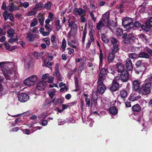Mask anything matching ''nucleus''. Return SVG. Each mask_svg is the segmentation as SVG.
Returning <instances> with one entry per match:
<instances>
[{
  "mask_svg": "<svg viewBox=\"0 0 152 152\" xmlns=\"http://www.w3.org/2000/svg\"><path fill=\"white\" fill-rule=\"evenodd\" d=\"M151 87L150 83H144L142 85L138 94L144 95L150 94L151 92Z\"/></svg>",
  "mask_w": 152,
  "mask_h": 152,
  "instance_id": "obj_1",
  "label": "nucleus"
},
{
  "mask_svg": "<svg viewBox=\"0 0 152 152\" xmlns=\"http://www.w3.org/2000/svg\"><path fill=\"white\" fill-rule=\"evenodd\" d=\"M37 77L36 75H33L24 81V83L26 86H31L34 85L36 82Z\"/></svg>",
  "mask_w": 152,
  "mask_h": 152,
  "instance_id": "obj_2",
  "label": "nucleus"
},
{
  "mask_svg": "<svg viewBox=\"0 0 152 152\" xmlns=\"http://www.w3.org/2000/svg\"><path fill=\"white\" fill-rule=\"evenodd\" d=\"M133 92H137L138 93L140 90V86L141 83L139 80H135L132 82Z\"/></svg>",
  "mask_w": 152,
  "mask_h": 152,
  "instance_id": "obj_3",
  "label": "nucleus"
},
{
  "mask_svg": "<svg viewBox=\"0 0 152 152\" xmlns=\"http://www.w3.org/2000/svg\"><path fill=\"white\" fill-rule=\"evenodd\" d=\"M18 101L22 102H27L29 99V96L26 93H20L18 95Z\"/></svg>",
  "mask_w": 152,
  "mask_h": 152,
  "instance_id": "obj_4",
  "label": "nucleus"
},
{
  "mask_svg": "<svg viewBox=\"0 0 152 152\" xmlns=\"http://www.w3.org/2000/svg\"><path fill=\"white\" fill-rule=\"evenodd\" d=\"M121 76V80L123 82H127L129 79V74L127 70H124L121 72L120 74Z\"/></svg>",
  "mask_w": 152,
  "mask_h": 152,
  "instance_id": "obj_5",
  "label": "nucleus"
},
{
  "mask_svg": "<svg viewBox=\"0 0 152 152\" xmlns=\"http://www.w3.org/2000/svg\"><path fill=\"white\" fill-rule=\"evenodd\" d=\"M59 64L58 63L56 64L55 65V70L53 72V75L57 77L58 80L61 81L62 78L60 72L59 70Z\"/></svg>",
  "mask_w": 152,
  "mask_h": 152,
  "instance_id": "obj_6",
  "label": "nucleus"
},
{
  "mask_svg": "<svg viewBox=\"0 0 152 152\" xmlns=\"http://www.w3.org/2000/svg\"><path fill=\"white\" fill-rule=\"evenodd\" d=\"M106 89V86L103 83L98 84L97 93L100 94H102L104 93Z\"/></svg>",
  "mask_w": 152,
  "mask_h": 152,
  "instance_id": "obj_7",
  "label": "nucleus"
},
{
  "mask_svg": "<svg viewBox=\"0 0 152 152\" xmlns=\"http://www.w3.org/2000/svg\"><path fill=\"white\" fill-rule=\"evenodd\" d=\"M119 85V83L114 79L112 82L111 86L110 88V90L112 92L115 91L118 89Z\"/></svg>",
  "mask_w": 152,
  "mask_h": 152,
  "instance_id": "obj_8",
  "label": "nucleus"
},
{
  "mask_svg": "<svg viewBox=\"0 0 152 152\" xmlns=\"http://www.w3.org/2000/svg\"><path fill=\"white\" fill-rule=\"evenodd\" d=\"M149 20L145 21V23L142 24L141 26L142 28L147 32L150 31V29L152 25L151 24Z\"/></svg>",
  "mask_w": 152,
  "mask_h": 152,
  "instance_id": "obj_9",
  "label": "nucleus"
},
{
  "mask_svg": "<svg viewBox=\"0 0 152 152\" xmlns=\"http://www.w3.org/2000/svg\"><path fill=\"white\" fill-rule=\"evenodd\" d=\"M126 66L127 70L129 71H132L133 68V65L131 59L128 58L126 61Z\"/></svg>",
  "mask_w": 152,
  "mask_h": 152,
  "instance_id": "obj_10",
  "label": "nucleus"
},
{
  "mask_svg": "<svg viewBox=\"0 0 152 152\" xmlns=\"http://www.w3.org/2000/svg\"><path fill=\"white\" fill-rule=\"evenodd\" d=\"M138 58H142L148 59L150 57L149 55L147 53L141 51L137 54Z\"/></svg>",
  "mask_w": 152,
  "mask_h": 152,
  "instance_id": "obj_11",
  "label": "nucleus"
},
{
  "mask_svg": "<svg viewBox=\"0 0 152 152\" xmlns=\"http://www.w3.org/2000/svg\"><path fill=\"white\" fill-rule=\"evenodd\" d=\"M107 27L109 28L111 31H112L113 29L111 27L113 28H115L117 26V23L113 21H108V23H107Z\"/></svg>",
  "mask_w": 152,
  "mask_h": 152,
  "instance_id": "obj_12",
  "label": "nucleus"
},
{
  "mask_svg": "<svg viewBox=\"0 0 152 152\" xmlns=\"http://www.w3.org/2000/svg\"><path fill=\"white\" fill-rule=\"evenodd\" d=\"M116 68L118 69V72L121 73L124 70H126L125 69L124 66L122 64L120 63H118L116 64Z\"/></svg>",
  "mask_w": 152,
  "mask_h": 152,
  "instance_id": "obj_13",
  "label": "nucleus"
},
{
  "mask_svg": "<svg viewBox=\"0 0 152 152\" xmlns=\"http://www.w3.org/2000/svg\"><path fill=\"white\" fill-rule=\"evenodd\" d=\"M36 36V34H31L29 32L26 36V38L29 42H32L34 40Z\"/></svg>",
  "mask_w": 152,
  "mask_h": 152,
  "instance_id": "obj_14",
  "label": "nucleus"
},
{
  "mask_svg": "<svg viewBox=\"0 0 152 152\" xmlns=\"http://www.w3.org/2000/svg\"><path fill=\"white\" fill-rule=\"evenodd\" d=\"M132 20L128 17L123 18L122 21V24L124 26L129 24L130 22L132 21Z\"/></svg>",
  "mask_w": 152,
  "mask_h": 152,
  "instance_id": "obj_15",
  "label": "nucleus"
},
{
  "mask_svg": "<svg viewBox=\"0 0 152 152\" xmlns=\"http://www.w3.org/2000/svg\"><path fill=\"white\" fill-rule=\"evenodd\" d=\"M109 16L110 14L108 12L106 13L102 16V19L106 24L109 21Z\"/></svg>",
  "mask_w": 152,
  "mask_h": 152,
  "instance_id": "obj_16",
  "label": "nucleus"
},
{
  "mask_svg": "<svg viewBox=\"0 0 152 152\" xmlns=\"http://www.w3.org/2000/svg\"><path fill=\"white\" fill-rule=\"evenodd\" d=\"M85 63L84 62H81L79 64L78 70V73L80 75L85 68Z\"/></svg>",
  "mask_w": 152,
  "mask_h": 152,
  "instance_id": "obj_17",
  "label": "nucleus"
},
{
  "mask_svg": "<svg viewBox=\"0 0 152 152\" xmlns=\"http://www.w3.org/2000/svg\"><path fill=\"white\" fill-rule=\"evenodd\" d=\"M84 10L81 8L78 9L77 8H75L74 9V14L75 15H81L83 14Z\"/></svg>",
  "mask_w": 152,
  "mask_h": 152,
  "instance_id": "obj_18",
  "label": "nucleus"
},
{
  "mask_svg": "<svg viewBox=\"0 0 152 152\" xmlns=\"http://www.w3.org/2000/svg\"><path fill=\"white\" fill-rule=\"evenodd\" d=\"M100 54L99 56V66H102L103 64V59L104 58V57L103 56L102 53V50L101 49L99 50Z\"/></svg>",
  "mask_w": 152,
  "mask_h": 152,
  "instance_id": "obj_19",
  "label": "nucleus"
},
{
  "mask_svg": "<svg viewBox=\"0 0 152 152\" xmlns=\"http://www.w3.org/2000/svg\"><path fill=\"white\" fill-rule=\"evenodd\" d=\"M132 110L134 112H139L141 110V107L139 104H136L132 106Z\"/></svg>",
  "mask_w": 152,
  "mask_h": 152,
  "instance_id": "obj_20",
  "label": "nucleus"
},
{
  "mask_svg": "<svg viewBox=\"0 0 152 152\" xmlns=\"http://www.w3.org/2000/svg\"><path fill=\"white\" fill-rule=\"evenodd\" d=\"M45 85V83L44 82H39L37 86V88L39 90H41L44 89L45 88L44 87Z\"/></svg>",
  "mask_w": 152,
  "mask_h": 152,
  "instance_id": "obj_21",
  "label": "nucleus"
},
{
  "mask_svg": "<svg viewBox=\"0 0 152 152\" xmlns=\"http://www.w3.org/2000/svg\"><path fill=\"white\" fill-rule=\"evenodd\" d=\"M120 95L121 98L123 99V101H125V98L127 96V91L125 90H121L120 91Z\"/></svg>",
  "mask_w": 152,
  "mask_h": 152,
  "instance_id": "obj_22",
  "label": "nucleus"
},
{
  "mask_svg": "<svg viewBox=\"0 0 152 152\" xmlns=\"http://www.w3.org/2000/svg\"><path fill=\"white\" fill-rule=\"evenodd\" d=\"M74 80L76 89L75 90H73V91L77 92L80 90V89L79 88L78 82V78L77 77L75 76L74 77Z\"/></svg>",
  "mask_w": 152,
  "mask_h": 152,
  "instance_id": "obj_23",
  "label": "nucleus"
},
{
  "mask_svg": "<svg viewBox=\"0 0 152 152\" xmlns=\"http://www.w3.org/2000/svg\"><path fill=\"white\" fill-rule=\"evenodd\" d=\"M137 92H135L134 94H131L129 98V101H134L137 100V94H135Z\"/></svg>",
  "mask_w": 152,
  "mask_h": 152,
  "instance_id": "obj_24",
  "label": "nucleus"
},
{
  "mask_svg": "<svg viewBox=\"0 0 152 152\" xmlns=\"http://www.w3.org/2000/svg\"><path fill=\"white\" fill-rule=\"evenodd\" d=\"M115 58V53H110L109 55L107 57L108 61L109 63L112 62Z\"/></svg>",
  "mask_w": 152,
  "mask_h": 152,
  "instance_id": "obj_25",
  "label": "nucleus"
},
{
  "mask_svg": "<svg viewBox=\"0 0 152 152\" xmlns=\"http://www.w3.org/2000/svg\"><path fill=\"white\" fill-rule=\"evenodd\" d=\"M109 110L110 113L113 115H116L117 113V110L116 108L114 107H110L109 108Z\"/></svg>",
  "mask_w": 152,
  "mask_h": 152,
  "instance_id": "obj_26",
  "label": "nucleus"
},
{
  "mask_svg": "<svg viewBox=\"0 0 152 152\" xmlns=\"http://www.w3.org/2000/svg\"><path fill=\"white\" fill-rule=\"evenodd\" d=\"M143 66H135L134 68L135 73L137 74H139L140 72H142L143 70Z\"/></svg>",
  "mask_w": 152,
  "mask_h": 152,
  "instance_id": "obj_27",
  "label": "nucleus"
},
{
  "mask_svg": "<svg viewBox=\"0 0 152 152\" xmlns=\"http://www.w3.org/2000/svg\"><path fill=\"white\" fill-rule=\"evenodd\" d=\"M104 26V24L101 20H99L98 23L96 24V28L97 29L99 30Z\"/></svg>",
  "mask_w": 152,
  "mask_h": 152,
  "instance_id": "obj_28",
  "label": "nucleus"
},
{
  "mask_svg": "<svg viewBox=\"0 0 152 152\" xmlns=\"http://www.w3.org/2000/svg\"><path fill=\"white\" fill-rule=\"evenodd\" d=\"M108 72L107 69L103 68L101 70L99 74L104 76L107 75Z\"/></svg>",
  "mask_w": 152,
  "mask_h": 152,
  "instance_id": "obj_29",
  "label": "nucleus"
},
{
  "mask_svg": "<svg viewBox=\"0 0 152 152\" xmlns=\"http://www.w3.org/2000/svg\"><path fill=\"white\" fill-rule=\"evenodd\" d=\"M87 33V29H86V26H85L84 30L83 31V35L82 39V42L83 44H84V43H85V40L86 37Z\"/></svg>",
  "mask_w": 152,
  "mask_h": 152,
  "instance_id": "obj_30",
  "label": "nucleus"
},
{
  "mask_svg": "<svg viewBox=\"0 0 152 152\" xmlns=\"http://www.w3.org/2000/svg\"><path fill=\"white\" fill-rule=\"evenodd\" d=\"M123 30L121 28H118L117 29L116 32V34L118 37H121L123 34Z\"/></svg>",
  "mask_w": 152,
  "mask_h": 152,
  "instance_id": "obj_31",
  "label": "nucleus"
},
{
  "mask_svg": "<svg viewBox=\"0 0 152 152\" xmlns=\"http://www.w3.org/2000/svg\"><path fill=\"white\" fill-rule=\"evenodd\" d=\"M56 27V30L58 31L61 27V26L60 25V21L59 19L56 20L55 22Z\"/></svg>",
  "mask_w": 152,
  "mask_h": 152,
  "instance_id": "obj_32",
  "label": "nucleus"
},
{
  "mask_svg": "<svg viewBox=\"0 0 152 152\" xmlns=\"http://www.w3.org/2000/svg\"><path fill=\"white\" fill-rule=\"evenodd\" d=\"M102 41L105 43H108L109 42V40L104 34L101 35Z\"/></svg>",
  "mask_w": 152,
  "mask_h": 152,
  "instance_id": "obj_33",
  "label": "nucleus"
},
{
  "mask_svg": "<svg viewBox=\"0 0 152 152\" xmlns=\"http://www.w3.org/2000/svg\"><path fill=\"white\" fill-rule=\"evenodd\" d=\"M14 31V30L12 28H10L9 29L7 32L8 35V37H12L13 36Z\"/></svg>",
  "mask_w": 152,
  "mask_h": 152,
  "instance_id": "obj_34",
  "label": "nucleus"
},
{
  "mask_svg": "<svg viewBox=\"0 0 152 152\" xmlns=\"http://www.w3.org/2000/svg\"><path fill=\"white\" fill-rule=\"evenodd\" d=\"M43 54V52H41L40 53H38L37 52L34 51L33 53V55L35 57H36L37 59H39L40 58Z\"/></svg>",
  "mask_w": 152,
  "mask_h": 152,
  "instance_id": "obj_35",
  "label": "nucleus"
},
{
  "mask_svg": "<svg viewBox=\"0 0 152 152\" xmlns=\"http://www.w3.org/2000/svg\"><path fill=\"white\" fill-rule=\"evenodd\" d=\"M43 3L42 2H40L39 4H36L35 5V7L33 8V10H37L39 7L43 9Z\"/></svg>",
  "mask_w": 152,
  "mask_h": 152,
  "instance_id": "obj_36",
  "label": "nucleus"
},
{
  "mask_svg": "<svg viewBox=\"0 0 152 152\" xmlns=\"http://www.w3.org/2000/svg\"><path fill=\"white\" fill-rule=\"evenodd\" d=\"M51 3L50 1H49L45 4L43 6V9L46 8L47 10H50L51 7Z\"/></svg>",
  "mask_w": 152,
  "mask_h": 152,
  "instance_id": "obj_37",
  "label": "nucleus"
},
{
  "mask_svg": "<svg viewBox=\"0 0 152 152\" xmlns=\"http://www.w3.org/2000/svg\"><path fill=\"white\" fill-rule=\"evenodd\" d=\"M132 21L130 22L129 24H128V25L124 26V28L126 29L127 30L132 29L134 27L133 26V23H132Z\"/></svg>",
  "mask_w": 152,
  "mask_h": 152,
  "instance_id": "obj_38",
  "label": "nucleus"
},
{
  "mask_svg": "<svg viewBox=\"0 0 152 152\" xmlns=\"http://www.w3.org/2000/svg\"><path fill=\"white\" fill-rule=\"evenodd\" d=\"M38 23L37 20L36 18H35L33 19V20L31 23L30 26L31 27H33L37 25Z\"/></svg>",
  "mask_w": 152,
  "mask_h": 152,
  "instance_id": "obj_39",
  "label": "nucleus"
},
{
  "mask_svg": "<svg viewBox=\"0 0 152 152\" xmlns=\"http://www.w3.org/2000/svg\"><path fill=\"white\" fill-rule=\"evenodd\" d=\"M129 58L134 59L138 58L137 54L136 53H131L129 55Z\"/></svg>",
  "mask_w": 152,
  "mask_h": 152,
  "instance_id": "obj_40",
  "label": "nucleus"
},
{
  "mask_svg": "<svg viewBox=\"0 0 152 152\" xmlns=\"http://www.w3.org/2000/svg\"><path fill=\"white\" fill-rule=\"evenodd\" d=\"M124 3L122 2L118 7V9L119 10L120 13L121 14L122 13L124 12Z\"/></svg>",
  "mask_w": 152,
  "mask_h": 152,
  "instance_id": "obj_41",
  "label": "nucleus"
},
{
  "mask_svg": "<svg viewBox=\"0 0 152 152\" xmlns=\"http://www.w3.org/2000/svg\"><path fill=\"white\" fill-rule=\"evenodd\" d=\"M66 47V42L65 39L64 38L62 41V44L61 47L63 51H65Z\"/></svg>",
  "mask_w": 152,
  "mask_h": 152,
  "instance_id": "obj_42",
  "label": "nucleus"
},
{
  "mask_svg": "<svg viewBox=\"0 0 152 152\" xmlns=\"http://www.w3.org/2000/svg\"><path fill=\"white\" fill-rule=\"evenodd\" d=\"M103 76L100 75V74L99 75V78L98 79V80L97 83V84L99 83H103V82L104 81L103 79Z\"/></svg>",
  "mask_w": 152,
  "mask_h": 152,
  "instance_id": "obj_43",
  "label": "nucleus"
},
{
  "mask_svg": "<svg viewBox=\"0 0 152 152\" xmlns=\"http://www.w3.org/2000/svg\"><path fill=\"white\" fill-rule=\"evenodd\" d=\"M128 35L129 40V44H130L132 42H134L135 40V38L131 34H129Z\"/></svg>",
  "mask_w": 152,
  "mask_h": 152,
  "instance_id": "obj_44",
  "label": "nucleus"
},
{
  "mask_svg": "<svg viewBox=\"0 0 152 152\" xmlns=\"http://www.w3.org/2000/svg\"><path fill=\"white\" fill-rule=\"evenodd\" d=\"M133 26L134 27L139 28L141 27L142 25L139 21H136L134 23H133Z\"/></svg>",
  "mask_w": 152,
  "mask_h": 152,
  "instance_id": "obj_45",
  "label": "nucleus"
},
{
  "mask_svg": "<svg viewBox=\"0 0 152 152\" xmlns=\"http://www.w3.org/2000/svg\"><path fill=\"white\" fill-rule=\"evenodd\" d=\"M8 12L7 10H5V11L3 13V16L5 20H7L9 17Z\"/></svg>",
  "mask_w": 152,
  "mask_h": 152,
  "instance_id": "obj_46",
  "label": "nucleus"
},
{
  "mask_svg": "<svg viewBox=\"0 0 152 152\" xmlns=\"http://www.w3.org/2000/svg\"><path fill=\"white\" fill-rule=\"evenodd\" d=\"M119 49L118 45H114L113 47L112 52L113 53H115Z\"/></svg>",
  "mask_w": 152,
  "mask_h": 152,
  "instance_id": "obj_47",
  "label": "nucleus"
},
{
  "mask_svg": "<svg viewBox=\"0 0 152 152\" xmlns=\"http://www.w3.org/2000/svg\"><path fill=\"white\" fill-rule=\"evenodd\" d=\"M138 37L142 39H144L146 41V42H147L148 41L147 38L146 37V36L144 34H139L138 35Z\"/></svg>",
  "mask_w": 152,
  "mask_h": 152,
  "instance_id": "obj_48",
  "label": "nucleus"
},
{
  "mask_svg": "<svg viewBox=\"0 0 152 152\" xmlns=\"http://www.w3.org/2000/svg\"><path fill=\"white\" fill-rule=\"evenodd\" d=\"M42 40L45 42L46 44L48 46H49L50 45V39L49 38H45L42 39Z\"/></svg>",
  "mask_w": 152,
  "mask_h": 152,
  "instance_id": "obj_49",
  "label": "nucleus"
},
{
  "mask_svg": "<svg viewBox=\"0 0 152 152\" xmlns=\"http://www.w3.org/2000/svg\"><path fill=\"white\" fill-rule=\"evenodd\" d=\"M4 78L3 77H1L0 75V92H1L2 94L1 91L3 89V88L2 85V83L4 81Z\"/></svg>",
  "mask_w": 152,
  "mask_h": 152,
  "instance_id": "obj_50",
  "label": "nucleus"
},
{
  "mask_svg": "<svg viewBox=\"0 0 152 152\" xmlns=\"http://www.w3.org/2000/svg\"><path fill=\"white\" fill-rule=\"evenodd\" d=\"M142 60H139L136 61L135 64V66H143L142 64Z\"/></svg>",
  "mask_w": 152,
  "mask_h": 152,
  "instance_id": "obj_51",
  "label": "nucleus"
},
{
  "mask_svg": "<svg viewBox=\"0 0 152 152\" xmlns=\"http://www.w3.org/2000/svg\"><path fill=\"white\" fill-rule=\"evenodd\" d=\"M63 102V101L61 98H59L55 102V104L58 105H60Z\"/></svg>",
  "mask_w": 152,
  "mask_h": 152,
  "instance_id": "obj_52",
  "label": "nucleus"
},
{
  "mask_svg": "<svg viewBox=\"0 0 152 152\" xmlns=\"http://www.w3.org/2000/svg\"><path fill=\"white\" fill-rule=\"evenodd\" d=\"M50 24H46L45 26V28L46 30L50 32L52 30L51 28L50 27Z\"/></svg>",
  "mask_w": 152,
  "mask_h": 152,
  "instance_id": "obj_53",
  "label": "nucleus"
},
{
  "mask_svg": "<svg viewBox=\"0 0 152 152\" xmlns=\"http://www.w3.org/2000/svg\"><path fill=\"white\" fill-rule=\"evenodd\" d=\"M45 18L42 17H40L39 18V23L40 25L42 26L43 25V23L44 21Z\"/></svg>",
  "mask_w": 152,
  "mask_h": 152,
  "instance_id": "obj_54",
  "label": "nucleus"
},
{
  "mask_svg": "<svg viewBox=\"0 0 152 152\" xmlns=\"http://www.w3.org/2000/svg\"><path fill=\"white\" fill-rule=\"evenodd\" d=\"M129 39L128 36L127 37H126L125 39L124 38L123 39V42H124V44L126 45L129 44Z\"/></svg>",
  "mask_w": 152,
  "mask_h": 152,
  "instance_id": "obj_55",
  "label": "nucleus"
},
{
  "mask_svg": "<svg viewBox=\"0 0 152 152\" xmlns=\"http://www.w3.org/2000/svg\"><path fill=\"white\" fill-rule=\"evenodd\" d=\"M85 101L86 102V107H89L90 103V99L88 98H85Z\"/></svg>",
  "mask_w": 152,
  "mask_h": 152,
  "instance_id": "obj_56",
  "label": "nucleus"
},
{
  "mask_svg": "<svg viewBox=\"0 0 152 152\" xmlns=\"http://www.w3.org/2000/svg\"><path fill=\"white\" fill-rule=\"evenodd\" d=\"M110 41L112 44H115L118 42L117 39L113 37L110 39Z\"/></svg>",
  "mask_w": 152,
  "mask_h": 152,
  "instance_id": "obj_57",
  "label": "nucleus"
},
{
  "mask_svg": "<svg viewBox=\"0 0 152 152\" xmlns=\"http://www.w3.org/2000/svg\"><path fill=\"white\" fill-rule=\"evenodd\" d=\"M92 42L90 40H88V42L87 43L86 45V49L88 50L90 48Z\"/></svg>",
  "mask_w": 152,
  "mask_h": 152,
  "instance_id": "obj_58",
  "label": "nucleus"
},
{
  "mask_svg": "<svg viewBox=\"0 0 152 152\" xmlns=\"http://www.w3.org/2000/svg\"><path fill=\"white\" fill-rule=\"evenodd\" d=\"M90 14V15L92 19L94 20V21H95L96 20V18H95L94 16V14L93 13V11L90 12L89 11Z\"/></svg>",
  "mask_w": 152,
  "mask_h": 152,
  "instance_id": "obj_59",
  "label": "nucleus"
},
{
  "mask_svg": "<svg viewBox=\"0 0 152 152\" xmlns=\"http://www.w3.org/2000/svg\"><path fill=\"white\" fill-rule=\"evenodd\" d=\"M67 49L69 50L68 53L69 55H71L72 54L74 53V50L73 49L70 48H67Z\"/></svg>",
  "mask_w": 152,
  "mask_h": 152,
  "instance_id": "obj_60",
  "label": "nucleus"
},
{
  "mask_svg": "<svg viewBox=\"0 0 152 152\" xmlns=\"http://www.w3.org/2000/svg\"><path fill=\"white\" fill-rule=\"evenodd\" d=\"M54 78L52 76H50L48 77V81L49 83H51L53 82Z\"/></svg>",
  "mask_w": 152,
  "mask_h": 152,
  "instance_id": "obj_61",
  "label": "nucleus"
},
{
  "mask_svg": "<svg viewBox=\"0 0 152 152\" xmlns=\"http://www.w3.org/2000/svg\"><path fill=\"white\" fill-rule=\"evenodd\" d=\"M12 6H9L7 7V10L10 12H12L14 10L13 8V4L12 3Z\"/></svg>",
  "mask_w": 152,
  "mask_h": 152,
  "instance_id": "obj_62",
  "label": "nucleus"
},
{
  "mask_svg": "<svg viewBox=\"0 0 152 152\" xmlns=\"http://www.w3.org/2000/svg\"><path fill=\"white\" fill-rule=\"evenodd\" d=\"M53 16V14L52 13L50 12L49 13L48 18L52 21L54 18Z\"/></svg>",
  "mask_w": 152,
  "mask_h": 152,
  "instance_id": "obj_63",
  "label": "nucleus"
},
{
  "mask_svg": "<svg viewBox=\"0 0 152 152\" xmlns=\"http://www.w3.org/2000/svg\"><path fill=\"white\" fill-rule=\"evenodd\" d=\"M12 74V72L11 70H6L4 72V75H10Z\"/></svg>",
  "mask_w": 152,
  "mask_h": 152,
  "instance_id": "obj_64",
  "label": "nucleus"
}]
</instances>
